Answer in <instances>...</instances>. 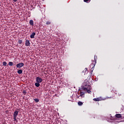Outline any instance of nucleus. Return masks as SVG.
Instances as JSON below:
<instances>
[{"instance_id":"9b49d317","label":"nucleus","mask_w":124,"mask_h":124,"mask_svg":"<svg viewBox=\"0 0 124 124\" xmlns=\"http://www.w3.org/2000/svg\"><path fill=\"white\" fill-rule=\"evenodd\" d=\"M29 23L30 24L31 26L32 27H33V20H30Z\"/></svg>"},{"instance_id":"f3484780","label":"nucleus","mask_w":124,"mask_h":124,"mask_svg":"<svg viewBox=\"0 0 124 124\" xmlns=\"http://www.w3.org/2000/svg\"><path fill=\"white\" fill-rule=\"evenodd\" d=\"M34 100L35 102H39V99L37 98L34 99Z\"/></svg>"},{"instance_id":"39448f33","label":"nucleus","mask_w":124,"mask_h":124,"mask_svg":"<svg viewBox=\"0 0 124 124\" xmlns=\"http://www.w3.org/2000/svg\"><path fill=\"white\" fill-rule=\"evenodd\" d=\"M116 118H117V119H120L121 118H124V116H122V114H116L115 115Z\"/></svg>"},{"instance_id":"b1692460","label":"nucleus","mask_w":124,"mask_h":124,"mask_svg":"<svg viewBox=\"0 0 124 124\" xmlns=\"http://www.w3.org/2000/svg\"><path fill=\"white\" fill-rule=\"evenodd\" d=\"M13 1H14L15 2H16V1H18V0H13Z\"/></svg>"},{"instance_id":"4be33fe9","label":"nucleus","mask_w":124,"mask_h":124,"mask_svg":"<svg viewBox=\"0 0 124 124\" xmlns=\"http://www.w3.org/2000/svg\"><path fill=\"white\" fill-rule=\"evenodd\" d=\"M90 0H84V2H87V1H89Z\"/></svg>"},{"instance_id":"393cba45","label":"nucleus","mask_w":124,"mask_h":124,"mask_svg":"<svg viewBox=\"0 0 124 124\" xmlns=\"http://www.w3.org/2000/svg\"><path fill=\"white\" fill-rule=\"evenodd\" d=\"M92 72H93V70L92 71Z\"/></svg>"},{"instance_id":"a211bd4d","label":"nucleus","mask_w":124,"mask_h":124,"mask_svg":"<svg viewBox=\"0 0 124 124\" xmlns=\"http://www.w3.org/2000/svg\"><path fill=\"white\" fill-rule=\"evenodd\" d=\"M22 43H23V41H22V40H18L19 44H22Z\"/></svg>"},{"instance_id":"423d86ee","label":"nucleus","mask_w":124,"mask_h":124,"mask_svg":"<svg viewBox=\"0 0 124 124\" xmlns=\"http://www.w3.org/2000/svg\"><path fill=\"white\" fill-rule=\"evenodd\" d=\"M30 45H31V43H30V40H26L25 42V46H30Z\"/></svg>"},{"instance_id":"dca6fc26","label":"nucleus","mask_w":124,"mask_h":124,"mask_svg":"<svg viewBox=\"0 0 124 124\" xmlns=\"http://www.w3.org/2000/svg\"><path fill=\"white\" fill-rule=\"evenodd\" d=\"M7 64V62H3V65L4 66H6Z\"/></svg>"},{"instance_id":"2eb2a0df","label":"nucleus","mask_w":124,"mask_h":124,"mask_svg":"<svg viewBox=\"0 0 124 124\" xmlns=\"http://www.w3.org/2000/svg\"><path fill=\"white\" fill-rule=\"evenodd\" d=\"M9 65L10 66H13V62H9Z\"/></svg>"},{"instance_id":"4468645a","label":"nucleus","mask_w":124,"mask_h":124,"mask_svg":"<svg viewBox=\"0 0 124 124\" xmlns=\"http://www.w3.org/2000/svg\"><path fill=\"white\" fill-rule=\"evenodd\" d=\"M78 104L79 105V106H82V105H83V102L79 101L78 102Z\"/></svg>"},{"instance_id":"0eeeda50","label":"nucleus","mask_w":124,"mask_h":124,"mask_svg":"<svg viewBox=\"0 0 124 124\" xmlns=\"http://www.w3.org/2000/svg\"><path fill=\"white\" fill-rule=\"evenodd\" d=\"M96 63V61H95V63H92L90 65V67H92L91 69L94 68V66H95V64Z\"/></svg>"},{"instance_id":"412c9836","label":"nucleus","mask_w":124,"mask_h":124,"mask_svg":"<svg viewBox=\"0 0 124 124\" xmlns=\"http://www.w3.org/2000/svg\"><path fill=\"white\" fill-rule=\"evenodd\" d=\"M14 122H17V117H14Z\"/></svg>"},{"instance_id":"f8f14e48","label":"nucleus","mask_w":124,"mask_h":124,"mask_svg":"<svg viewBox=\"0 0 124 124\" xmlns=\"http://www.w3.org/2000/svg\"><path fill=\"white\" fill-rule=\"evenodd\" d=\"M17 73L18 74H22L23 73V70L22 69H19L17 71Z\"/></svg>"},{"instance_id":"20e7f679","label":"nucleus","mask_w":124,"mask_h":124,"mask_svg":"<svg viewBox=\"0 0 124 124\" xmlns=\"http://www.w3.org/2000/svg\"><path fill=\"white\" fill-rule=\"evenodd\" d=\"M81 97H85V93L84 92H80V95L78 97V98L81 99Z\"/></svg>"},{"instance_id":"9d476101","label":"nucleus","mask_w":124,"mask_h":124,"mask_svg":"<svg viewBox=\"0 0 124 124\" xmlns=\"http://www.w3.org/2000/svg\"><path fill=\"white\" fill-rule=\"evenodd\" d=\"M94 101H100L101 100V98H96L93 99Z\"/></svg>"},{"instance_id":"7ed1b4c3","label":"nucleus","mask_w":124,"mask_h":124,"mask_svg":"<svg viewBox=\"0 0 124 124\" xmlns=\"http://www.w3.org/2000/svg\"><path fill=\"white\" fill-rule=\"evenodd\" d=\"M25 65V64L24 63H19L16 64V67L17 68H21V67H23Z\"/></svg>"},{"instance_id":"5701e85b","label":"nucleus","mask_w":124,"mask_h":124,"mask_svg":"<svg viewBox=\"0 0 124 124\" xmlns=\"http://www.w3.org/2000/svg\"><path fill=\"white\" fill-rule=\"evenodd\" d=\"M85 71L86 72L87 71H88V68H86L85 69Z\"/></svg>"},{"instance_id":"aec40b11","label":"nucleus","mask_w":124,"mask_h":124,"mask_svg":"<svg viewBox=\"0 0 124 124\" xmlns=\"http://www.w3.org/2000/svg\"><path fill=\"white\" fill-rule=\"evenodd\" d=\"M23 94H24V95H26V94L27 93V91H26V90H24L23 91Z\"/></svg>"},{"instance_id":"6ab92c4d","label":"nucleus","mask_w":124,"mask_h":124,"mask_svg":"<svg viewBox=\"0 0 124 124\" xmlns=\"http://www.w3.org/2000/svg\"><path fill=\"white\" fill-rule=\"evenodd\" d=\"M46 24V25H51V22L47 21Z\"/></svg>"},{"instance_id":"f03ea898","label":"nucleus","mask_w":124,"mask_h":124,"mask_svg":"<svg viewBox=\"0 0 124 124\" xmlns=\"http://www.w3.org/2000/svg\"><path fill=\"white\" fill-rule=\"evenodd\" d=\"M35 81L37 83H41L42 81H43V79L41 78H39L38 77H36L35 78Z\"/></svg>"},{"instance_id":"6e6552de","label":"nucleus","mask_w":124,"mask_h":124,"mask_svg":"<svg viewBox=\"0 0 124 124\" xmlns=\"http://www.w3.org/2000/svg\"><path fill=\"white\" fill-rule=\"evenodd\" d=\"M18 114H19V111H15L14 113L13 116L14 117H17V116H18Z\"/></svg>"},{"instance_id":"1a4fd4ad","label":"nucleus","mask_w":124,"mask_h":124,"mask_svg":"<svg viewBox=\"0 0 124 124\" xmlns=\"http://www.w3.org/2000/svg\"><path fill=\"white\" fill-rule=\"evenodd\" d=\"M34 36H35V32H33L30 35V37L31 38H34Z\"/></svg>"},{"instance_id":"ddd939ff","label":"nucleus","mask_w":124,"mask_h":124,"mask_svg":"<svg viewBox=\"0 0 124 124\" xmlns=\"http://www.w3.org/2000/svg\"><path fill=\"white\" fill-rule=\"evenodd\" d=\"M35 87H37V88H38V87H39V86H40V84L39 82H36L35 83Z\"/></svg>"},{"instance_id":"f257e3e1","label":"nucleus","mask_w":124,"mask_h":124,"mask_svg":"<svg viewBox=\"0 0 124 124\" xmlns=\"http://www.w3.org/2000/svg\"><path fill=\"white\" fill-rule=\"evenodd\" d=\"M91 88L92 87L90 85H88V86L85 85V87L83 88V90L84 91H86V92L88 93H92V91H91Z\"/></svg>"}]
</instances>
